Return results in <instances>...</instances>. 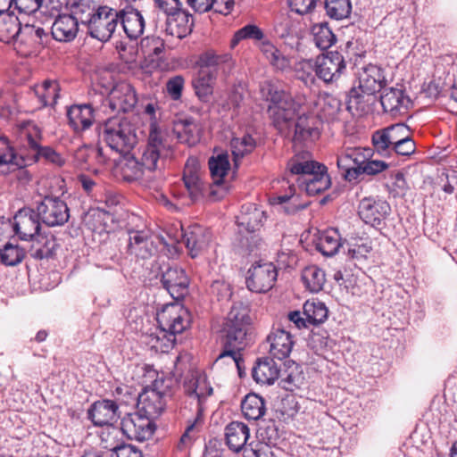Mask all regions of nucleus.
Returning a JSON list of instances; mask_svg holds the SVG:
<instances>
[{"instance_id":"25","label":"nucleus","mask_w":457,"mask_h":457,"mask_svg":"<svg viewBox=\"0 0 457 457\" xmlns=\"http://www.w3.org/2000/svg\"><path fill=\"white\" fill-rule=\"evenodd\" d=\"M269 344V353L279 361L289 356L294 342L291 334L285 329H273L267 337Z\"/></svg>"},{"instance_id":"24","label":"nucleus","mask_w":457,"mask_h":457,"mask_svg":"<svg viewBox=\"0 0 457 457\" xmlns=\"http://www.w3.org/2000/svg\"><path fill=\"white\" fill-rule=\"evenodd\" d=\"M194 24V16L181 7L166 17L165 31L168 35L181 39L192 32Z\"/></svg>"},{"instance_id":"14","label":"nucleus","mask_w":457,"mask_h":457,"mask_svg":"<svg viewBox=\"0 0 457 457\" xmlns=\"http://www.w3.org/2000/svg\"><path fill=\"white\" fill-rule=\"evenodd\" d=\"M121 430L129 439L143 442L152 437L155 425L153 418L137 411L122 418Z\"/></svg>"},{"instance_id":"56","label":"nucleus","mask_w":457,"mask_h":457,"mask_svg":"<svg viewBox=\"0 0 457 457\" xmlns=\"http://www.w3.org/2000/svg\"><path fill=\"white\" fill-rule=\"evenodd\" d=\"M176 386V382L170 377H158L152 385L150 390L160 395L162 398H164L165 401L170 399L174 392V387Z\"/></svg>"},{"instance_id":"52","label":"nucleus","mask_w":457,"mask_h":457,"mask_svg":"<svg viewBox=\"0 0 457 457\" xmlns=\"http://www.w3.org/2000/svg\"><path fill=\"white\" fill-rule=\"evenodd\" d=\"M31 246V256L37 260L46 259L53 255L54 242L52 239L37 235Z\"/></svg>"},{"instance_id":"46","label":"nucleus","mask_w":457,"mask_h":457,"mask_svg":"<svg viewBox=\"0 0 457 457\" xmlns=\"http://www.w3.org/2000/svg\"><path fill=\"white\" fill-rule=\"evenodd\" d=\"M312 34L315 46L321 50L328 49L336 42V36L327 23L314 25Z\"/></svg>"},{"instance_id":"62","label":"nucleus","mask_w":457,"mask_h":457,"mask_svg":"<svg viewBox=\"0 0 457 457\" xmlns=\"http://www.w3.org/2000/svg\"><path fill=\"white\" fill-rule=\"evenodd\" d=\"M391 178L394 179L392 183V188L390 193L394 196H403L409 189L408 183L404 178V174L401 171H396L391 174Z\"/></svg>"},{"instance_id":"36","label":"nucleus","mask_w":457,"mask_h":457,"mask_svg":"<svg viewBox=\"0 0 457 457\" xmlns=\"http://www.w3.org/2000/svg\"><path fill=\"white\" fill-rule=\"evenodd\" d=\"M320 162L312 159L309 152H301L292 156L287 163V169L291 175H297V179H303L311 170H314Z\"/></svg>"},{"instance_id":"37","label":"nucleus","mask_w":457,"mask_h":457,"mask_svg":"<svg viewBox=\"0 0 457 457\" xmlns=\"http://www.w3.org/2000/svg\"><path fill=\"white\" fill-rule=\"evenodd\" d=\"M22 27L17 16L0 13V41L10 43L12 40L21 38Z\"/></svg>"},{"instance_id":"22","label":"nucleus","mask_w":457,"mask_h":457,"mask_svg":"<svg viewBox=\"0 0 457 457\" xmlns=\"http://www.w3.org/2000/svg\"><path fill=\"white\" fill-rule=\"evenodd\" d=\"M87 417L96 427L112 426L120 418L119 406L112 400L96 401L88 409Z\"/></svg>"},{"instance_id":"41","label":"nucleus","mask_w":457,"mask_h":457,"mask_svg":"<svg viewBox=\"0 0 457 457\" xmlns=\"http://www.w3.org/2000/svg\"><path fill=\"white\" fill-rule=\"evenodd\" d=\"M302 279L305 287L312 293L321 291L327 280L325 271L315 265L308 266L303 270Z\"/></svg>"},{"instance_id":"42","label":"nucleus","mask_w":457,"mask_h":457,"mask_svg":"<svg viewBox=\"0 0 457 457\" xmlns=\"http://www.w3.org/2000/svg\"><path fill=\"white\" fill-rule=\"evenodd\" d=\"M230 147L235 165L245 155L251 154L256 147V141L250 134H245L239 137H233Z\"/></svg>"},{"instance_id":"20","label":"nucleus","mask_w":457,"mask_h":457,"mask_svg":"<svg viewBox=\"0 0 457 457\" xmlns=\"http://www.w3.org/2000/svg\"><path fill=\"white\" fill-rule=\"evenodd\" d=\"M181 236L192 258L202 254L208 248L212 240L210 229L199 224L188 226Z\"/></svg>"},{"instance_id":"31","label":"nucleus","mask_w":457,"mask_h":457,"mask_svg":"<svg viewBox=\"0 0 457 457\" xmlns=\"http://www.w3.org/2000/svg\"><path fill=\"white\" fill-rule=\"evenodd\" d=\"M280 368L273 358L260 359L253 369V378L259 384L271 385L279 377Z\"/></svg>"},{"instance_id":"2","label":"nucleus","mask_w":457,"mask_h":457,"mask_svg":"<svg viewBox=\"0 0 457 457\" xmlns=\"http://www.w3.org/2000/svg\"><path fill=\"white\" fill-rule=\"evenodd\" d=\"M170 154V148L162 140L160 130L155 124L151 123L148 143L140 160L132 155H125L120 162L123 179L127 181L147 180L151 178L152 172L155 171L160 174Z\"/></svg>"},{"instance_id":"11","label":"nucleus","mask_w":457,"mask_h":457,"mask_svg":"<svg viewBox=\"0 0 457 457\" xmlns=\"http://www.w3.org/2000/svg\"><path fill=\"white\" fill-rule=\"evenodd\" d=\"M277 278L278 270L272 262H256L246 272L245 285L251 292L262 294L274 287Z\"/></svg>"},{"instance_id":"55","label":"nucleus","mask_w":457,"mask_h":457,"mask_svg":"<svg viewBox=\"0 0 457 457\" xmlns=\"http://www.w3.org/2000/svg\"><path fill=\"white\" fill-rule=\"evenodd\" d=\"M264 37L262 30L253 24H247L238 29L231 39V47H235L241 40L253 39L261 41Z\"/></svg>"},{"instance_id":"50","label":"nucleus","mask_w":457,"mask_h":457,"mask_svg":"<svg viewBox=\"0 0 457 457\" xmlns=\"http://www.w3.org/2000/svg\"><path fill=\"white\" fill-rule=\"evenodd\" d=\"M270 64L277 70L285 71L290 67V60L272 44L265 42L262 48Z\"/></svg>"},{"instance_id":"4","label":"nucleus","mask_w":457,"mask_h":457,"mask_svg":"<svg viewBox=\"0 0 457 457\" xmlns=\"http://www.w3.org/2000/svg\"><path fill=\"white\" fill-rule=\"evenodd\" d=\"M157 321L162 329L161 335L151 339L152 347L167 353L173 348L176 335L185 331L190 325L191 314L179 303L166 304L157 313Z\"/></svg>"},{"instance_id":"38","label":"nucleus","mask_w":457,"mask_h":457,"mask_svg":"<svg viewBox=\"0 0 457 457\" xmlns=\"http://www.w3.org/2000/svg\"><path fill=\"white\" fill-rule=\"evenodd\" d=\"M30 90L37 97L40 106L45 107L56 104L60 87L55 80H45L41 85H37Z\"/></svg>"},{"instance_id":"39","label":"nucleus","mask_w":457,"mask_h":457,"mask_svg":"<svg viewBox=\"0 0 457 457\" xmlns=\"http://www.w3.org/2000/svg\"><path fill=\"white\" fill-rule=\"evenodd\" d=\"M315 245L316 249L323 255H335L341 246L337 230L331 228L321 232L316 239Z\"/></svg>"},{"instance_id":"48","label":"nucleus","mask_w":457,"mask_h":457,"mask_svg":"<svg viewBox=\"0 0 457 457\" xmlns=\"http://www.w3.org/2000/svg\"><path fill=\"white\" fill-rule=\"evenodd\" d=\"M25 251L18 245L6 243L0 249V262L5 266H16L25 258Z\"/></svg>"},{"instance_id":"60","label":"nucleus","mask_w":457,"mask_h":457,"mask_svg":"<svg viewBox=\"0 0 457 457\" xmlns=\"http://www.w3.org/2000/svg\"><path fill=\"white\" fill-rule=\"evenodd\" d=\"M330 184L329 176H321L320 177V179L311 181L310 184L299 188L301 190H304L309 195H316L327 190L330 187Z\"/></svg>"},{"instance_id":"8","label":"nucleus","mask_w":457,"mask_h":457,"mask_svg":"<svg viewBox=\"0 0 457 457\" xmlns=\"http://www.w3.org/2000/svg\"><path fill=\"white\" fill-rule=\"evenodd\" d=\"M264 218V212L254 204H246L241 207L237 224L239 232L238 243L244 254H250L258 247L260 237L256 231Z\"/></svg>"},{"instance_id":"12","label":"nucleus","mask_w":457,"mask_h":457,"mask_svg":"<svg viewBox=\"0 0 457 457\" xmlns=\"http://www.w3.org/2000/svg\"><path fill=\"white\" fill-rule=\"evenodd\" d=\"M160 244L168 245L162 237L145 229H129L127 252L137 258L146 260L156 254Z\"/></svg>"},{"instance_id":"9","label":"nucleus","mask_w":457,"mask_h":457,"mask_svg":"<svg viewBox=\"0 0 457 457\" xmlns=\"http://www.w3.org/2000/svg\"><path fill=\"white\" fill-rule=\"evenodd\" d=\"M357 86H354L349 92L347 109H362L361 104L364 96H372L380 91L386 83L383 71L372 64L362 67L357 72Z\"/></svg>"},{"instance_id":"54","label":"nucleus","mask_w":457,"mask_h":457,"mask_svg":"<svg viewBox=\"0 0 457 457\" xmlns=\"http://www.w3.org/2000/svg\"><path fill=\"white\" fill-rule=\"evenodd\" d=\"M48 37V33L40 27L26 24L22 27L21 42L32 46H40Z\"/></svg>"},{"instance_id":"30","label":"nucleus","mask_w":457,"mask_h":457,"mask_svg":"<svg viewBox=\"0 0 457 457\" xmlns=\"http://www.w3.org/2000/svg\"><path fill=\"white\" fill-rule=\"evenodd\" d=\"M136 401H137L138 411L153 419L161 415L167 403L164 398H162L160 395H157L150 389L137 395Z\"/></svg>"},{"instance_id":"7","label":"nucleus","mask_w":457,"mask_h":457,"mask_svg":"<svg viewBox=\"0 0 457 457\" xmlns=\"http://www.w3.org/2000/svg\"><path fill=\"white\" fill-rule=\"evenodd\" d=\"M99 137L113 151L127 154L137 143L135 126L124 116H113L101 126Z\"/></svg>"},{"instance_id":"58","label":"nucleus","mask_w":457,"mask_h":457,"mask_svg":"<svg viewBox=\"0 0 457 457\" xmlns=\"http://www.w3.org/2000/svg\"><path fill=\"white\" fill-rule=\"evenodd\" d=\"M340 109L341 103L337 98L328 95L322 98L321 112L325 119H334Z\"/></svg>"},{"instance_id":"49","label":"nucleus","mask_w":457,"mask_h":457,"mask_svg":"<svg viewBox=\"0 0 457 457\" xmlns=\"http://www.w3.org/2000/svg\"><path fill=\"white\" fill-rule=\"evenodd\" d=\"M328 311L326 305L321 302L307 301L303 304V314L306 316L309 323L320 324L328 318Z\"/></svg>"},{"instance_id":"59","label":"nucleus","mask_w":457,"mask_h":457,"mask_svg":"<svg viewBox=\"0 0 457 457\" xmlns=\"http://www.w3.org/2000/svg\"><path fill=\"white\" fill-rule=\"evenodd\" d=\"M145 53L158 57L164 50V41L159 37H146L141 42Z\"/></svg>"},{"instance_id":"33","label":"nucleus","mask_w":457,"mask_h":457,"mask_svg":"<svg viewBox=\"0 0 457 457\" xmlns=\"http://www.w3.org/2000/svg\"><path fill=\"white\" fill-rule=\"evenodd\" d=\"M100 6L94 0H78L71 4L69 14L79 26L81 25L87 29Z\"/></svg>"},{"instance_id":"35","label":"nucleus","mask_w":457,"mask_h":457,"mask_svg":"<svg viewBox=\"0 0 457 457\" xmlns=\"http://www.w3.org/2000/svg\"><path fill=\"white\" fill-rule=\"evenodd\" d=\"M183 182L192 200L201 195L204 184L199 175V165L195 159H188L183 171Z\"/></svg>"},{"instance_id":"19","label":"nucleus","mask_w":457,"mask_h":457,"mask_svg":"<svg viewBox=\"0 0 457 457\" xmlns=\"http://www.w3.org/2000/svg\"><path fill=\"white\" fill-rule=\"evenodd\" d=\"M390 211V205L386 201L373 197L363 198L358 207L360 218L374 228L382 224Z\"/></svg>"},{"instance_id":"44","label":"nucleus","mask_w":457,"mask_h":457,"mask_svg":"<svg viewBox=\"0 0 457 457\" xmlns=\"http://www.w3.org/2000/svg\"><path fill=\"white\" fill-rule=\"evenodd\" d=\"M217 79L212 73H207L204 71L198 72L197 78L193 80V87L196 96L204 102H207L212 94L213 84Z\"/></svg>"},{"instance_id":"34","label":"nucleus","mask_w":457,"mask_h":457,"mask_svg":"<svg viewBox=\"0 0 457 457\" xmlns=\"http://www.w3.org/2000/svg\"><path fill=\"white\" fill-rule=\"evenodd\" d=\"M227 445L233 452H239L245 445L250 430L247 425L240 421H232L225 428Z\"/></svg>"},{"instance_id":"61","label":"nucleus","mask_w":457,"mask_h":457,"mask_svg":"<svg viewBox=\"0 0 457 457\" xmlns=\"http://www.w3.org/2000/svg\"><path fill=\"white\" fill-rule=\"evenodd\" d=\"M317 3L318 0H287L290 10L300 15L311 13Z\"/></svg>"},{"instance_id":"43","label":"nucleus","mask_w":457,"mask_h":457,"mask_svg":"<svg viewBox=\"0 0 457 457\" xmlns=\"http://www.w3.org/2000/svg\"><path fill=\"white\" fill-rule=\"evenodd\" d=\"M21 143V140L19 139ZM24 151L21 149V144L19 145V153H16L13 147L11 145L7 137L0 135V165H9L15 169H20L18 163L20 160H23Z\"/></svg>"},{"instance_id":"23","label":"nucleus","mask_w":457,"mask_h":457,"mask_svg":"<svg viewBox=\"0 0 457 457\" xmlns=\"http://www.w3.org/2000/svg\"><path fill=\"white\" fill-rule=\"evenodd\" d=\"M200 71L212 73L214 78L226 75L232 68V60L229 54H217L213 50H208L199 57Z\"/></svg>"},{"instance_id":"15","label":"nucleus","mask_w":457,"mask_h":457,"mask_svg":"<svg viewBox=\"0 0 457 457\" xmlns=\"http://www.w3.org/2000/svg\"><path fill=\"white\" fill-rule=\"evenodd\" d=\"M380 104L383 111L395 118L405 114L412 104L403 85L389 87L385 85L381 89Z\"/></svg>"},{"instance_id":"18","label":"nucleus","mask_w":457,"mask_h":457,"mask_svg":"<svg viewBox=\"0 0 457 457\" xmlns=\"http://www.w3.org/2000/svg\"><path fill=\"white\" fill-rule=\"evenodd\" d=\"M108 105L112 112H131L137 103V97L134 87L127 82L117 83L111 90L108 96Z\"/></svg>"},{"instance_id":"28","label":"nucleus","mask_w":457,"mask_h":457,"mask_svg":"<svg viewBox=\"0 0 457 457\" xmlns=\"http://www.w3.org/2000/svg\"><path fill=\"white\" fill-rule=\"evenodd\" d=\"M95 111L90 104H74L67 111L69 124L77 132L89 129L95 120Z\"/></svg>"},{"instance_id":"27","label":"nucleus","mask_w":457,"mask_h":457,"mask_svg":"<svg viewBox=\"0 0 457 457\" xmlns=\"http://www.w3.org/2000/svg\"><path fill=\"white\" fill-rule=\"evenodd\" d=\"M120 15V23L122 29L130 39L138 38L145 30V21L141 12L133 7H126L118 11Z\"/></svg>"},{"instance_id":"45","label":"nucleus","mask_w":457,"mask_h":457,"mask_svg":"<svg viewBox=\"0 0 457 457\" xmlns=\"http://www.w3.org/2000/svg\"><path fill=\"white\" fill-rule=\"evenodd\" d=\"M230 168L228 155L227 154H218L209 160L211 176L215 184H220Z\"/></svg>"},{"instance_id":"26","label":"nucleus","mask_w":457,"mask_h":457,"mask_svg":"<svg viewBox=\"0 0 457 457\" xmlns=\"http://www.w3.org/2000/svg\"><path fill=\"white\" fill-rule=\"evenodd\" d=\"M79 26L69 13L58 14L51 27V35L58 42L73 41L79 33Z\"/></svg>"},{"instance_id":"63","label":"nucleus","mask_w":457,"mask_h":457,"mask_svg":"<svg viewBox=\"0 0 457 457\" xmlns=\"http://www.w3.org/2000/svg\"><path fill=\"white\" fill-rule=\"evenodd\" d=\"M394 145L408 137L409 128L403 123H396L385 128Z\"/></svg>"},{"instance_id":"1","label":"nucleus","mask_w":457,"mask_h":457,"mask_svg":"<svg viewBox=\"0 0 457 457\" xmlns=\"http://www.w3.org/2000/svg\"><path fill=\"white\" fill-rule=\"evenodd\" d=\"M260 93L266 101L270 102L268 112L278 130L283 132L294 124L295 142L303 143L319 138L320 132L314 127L313 119L303 114L294 122L295 117L305 104L304 97L293 98L288 92L272 80L262 81L260 84Z\"/></svg>"},{"instance_id":"47","label":"nucleus","mask_w":457,"mask_h":457,"mask_svg":"<svg viewBox=\"0 0 457 457\" xmlns=\"http://www.w3.org/2000/svg\"><path fill=\"white\" fill-rule=\"evenodd\" d=\"M374 151L382 157H390L393 154L395 145L385 129L376 130L371 137Z\"/></svg>"},{"instance_id":"21","label":"nucleus","mask_w":457,"mask_h":457,"mask_svg":"<svg viewBox=\"0 0 457 457\" xmlns=\"http://www.w3.org/2000/svg\"><path fill=\"white\" fill-rule=\"evenodd\" d=\"M161 282L170 296L179 301L187 294L189 279L185 270L178 266L168 267L162 273Z\"/></svg>"},{"instance_id":"17","label":"nucleus","mask_w":457,"mask_h":457,"mask_svg":"<svg viewBox=\"0 0 457 457\" xmlns=\"http://www.w3.org/2000/svg\"><path fill=\"white\" fill-rule=\"evenodd\" d=\"M40 228V219L34 209L22 208L13 217L12 228L21 240H34Z\"/></svg>"},{"instance_id":"32","label":"nucleus","mask_w":457,"mask_h":457,"mask_svg":"<svg viewBox=\"0 0 457 457\" xmlns=\"http://www.w3.org/2000/svg\"><path fill=\"white\" fill-rule=\"evenodd\" d=\"M173 132L181 143L194 145L200 139V126L193 118L178 119L173 124Z\"/></svg>"},{"instance_id":"40","label":"nucleus","mask_w":457,"mask_h":457,"mask_svg":"<svg viewBox=\"0 0 457 457\" xmlns=\"http://www.w3.org/2000/svg\"><path fill=\"white\" fill-rule=\"evenodd\" d=\"M241 410L247 420H257L265 414L264 400L255 394H249L242 401Z\"/></svg>"},{"instance_id":"16","label":"nucleus","mask_w":457,"mask_h":457,"mask_svg":"<svg viewBox=\"0 0 457 457\" xmlns=\"http://www.w3.org/2000/svg\"><path fill=\"white\" fill-rule=\"evenodd\" d=\"M346 63L339 52H328L315 61V74L325 83L337 81L345 71Z\"/></svg>"},{"instance_id":"6","label":"nucleus","mask_w":457,"mask_h":457,"mask_svg":"<svg viewBox=\"0 0 457 457\" xmlns=\"http://www.w3.org/2000/svg\"><path fill=\"white\" fill-rule=\"evenodd\" d=\"M187 402L194 406L193 420H188L184 434L180 437V444L190 443L203 423L205 403L213 393V388L204 374L192 376L183 385Z\"/></svg>"},{"instance_id":"13","label":"nucleus","mask_w":457,"mask_h":457,"mask_svg":"<svg viewBox=\"0 0 457 457\" xmlns=\"http://www.w3.org/2000/svg\"><path fill=\"white\" fill-rule=\"evenodd\" d=\"M36 211L40 220L48 227L62 226L70 218L67 204L57 196L44 197Z\"/></svg>"},{"instance_id":"53","label":"nucleus","mask_w":457,"mask_h":457,"mask_svg":"<svg viewBox=\"0 0 457 457\" xmlns=\"http://www.w3.org/2000/svg\"><path fill=\"white\" fill-rule=\"evenodd\" d=\"M389 168V163L381 160H375L370 157V159L362 165L359 170H352L349 176L352 178L359 179L361 175L375 176L378 175Z\"/></svg>"},{"instance_id":"57","label":"nucleus","mask_w":457,"mask_h":457,"mask_svg":"<svg viewBox=\"0 0 457 457\" xmlns=\"http://www.w3.org/2000/svg\"><path fill=\"white\" fill-rule=\"evenodd\" d=\"M313 71H315V62H313L312 60H302L295 64L296 77L306 86H311L315 82Z\"/></svg>"},{"instance_id":"3","label":"nucleus","mask_w":457,"mask_h":457,"mask_svg":"<svg viewBox=\"0 0 457 457\" xmlns=\"http://www.w3.org/2000/svg\"><path fill=\"white\" fill-rule=\"evenodd\" d=\"M249 312L248 307L241 303L231 307L224 323L223 351L218 357V360L226 356L231 357L239 371L242 361L240 351L247 345L251 329Z\"/></svg>"},{"instance_id":"64","label":"nucleus","mask_w":457,"mask_h":457,"mask_svg":"<svg viewBox=\"0 0 457 457\" xmlns=\"http://www.w3.org/2000/svg\"><path fill=\"white\" fill-rule=\"evenodd\" d=\"M154 6L158 11L163 12L166 17L172 14L182 7L180 0H153Z\"/></svg>"},{"instance_id":"5","label":"nucleus","mask_w":457,"mask_h":457,"mask_svg":"<svg viewBox=\"0 0 457 457\" xmlns=\"http://www.w3.org/2000/svg\"><path fill=\"white\" fill-rule=\"evenodd\" d=\"M15 133L21 140V149L24 151V158L20 160L18 167H26L42 159L59 166L63 163L62 158L53 147L41 145L42 130L34 121L20 122Z\"/></svg>"},{"instance_id":"29","label":"nucleus","mask_w":457,"mask_h":457,"mask_svg":"<svg viewBox=\"0 0 457 457\" xmlns=\"http://www.w3.org/2000/svg\"><path fill=\"white\" fill-rule=\"evenodd\" d=\"M269 202L273 206H278L286 214H294L308 206V204L299 202L294 184L288 186L286 193L270 196Z\"/></svg>"},{"instance_id":"51","label":"nucleus","mask_w":457,"mask_h":457,"mask_svg":"<svg viewBox=\"0 0 457 457\" xmlns=\"http://www.w3.org/2000/svg\"><path fill=\"white\" fill-rule=\"evenodd\" d=\"M325 10L331 19L343 20L351 13L352 4L350 0H326Z\"/></svg>"},{"instance_id":"10","label":"nucleus","mask_w":457,"mask_h":457,"mask_svg":"<svg viewBox=\"0 0 457 457\" xmlns=\"http://www.w3.org/2000/svg\"><path fill=\"white\" fill-rule=\"evenodd\" d=\"M119 23L118 11L107 5H101L87 28V35L105 43L111 39Z\"/></svg>"}]
</instances>
